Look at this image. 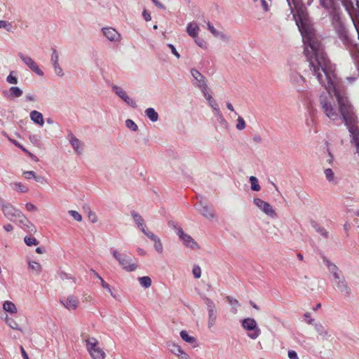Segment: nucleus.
<instances>
[{"label":"nucleus","instance_id":"38","mask_svg":"<svg viewBox=\"0 0 359 359\" xmlns=\"http://www.w3.org/2000/svg\"><path fill=\"white\" fill-rule=\"evenodd\" d=\"M13 28L12 23L6 21L0 20V29H4L7 32H11Z\"/></svg>","mask_w":359,"mask_h":359},{"label":"nucleus","instance_id":"23","mask_svg":"<svg viewBox=\"0 0 359 359\" xmlns=\"http://www.w3.org/2000/svg\"><path fill=\"white\" fill-rule=\"evenodd\" d=\"M133 219L135 224L137 225L138 228L141 230V231L147 236V233H151V231L147 229V226L144 223L142 217L138 215L137 213L133 212L132 214Z\"/></svg>","mask_w":359,"mask_h":359},{"label":"nucleus","instance_id":"25","mask_svg":"<svg viewBox=\"0 0 359 359\" xmlns=\"http://www.w3.org/2000/svg\"><path fill=\"white\" fill-rule=\"evenodd\" d=\"M208 29L211 34L217 38H219L222 40L226 41L228 39V36L221 31L217 30L214 25L210 22H206Z\"/></svg>","mask_w":359,"mask_h":359},{"label":"nucleus","instance_id":"43","mask_svg":"<svg viewBox=\"0 0 359 359\" xmlns=\"http://www.w3.org/2000/svg\"><path fill=\"white\" fill-rule=\"evenodd\" d=\"M204 97V98L205 99V100L207 101V102L211 101L212 100H213V97L210 93V90L208 88L203 90L201 91Z\"/></svg>","mask_w":359,"mask_h":359},{"label":"nucleus","instance_id":"28","mask_svg":"<svg viewBox=\"0 0 359 359\" xmlns=\"http://www.w3.org/2000/svg\"><path fill=\"white\" fill-rule=\"evenodd\" d=\"M145 116L151 121L156 122L158 120V114L153 107H149L144 111Z\"/></svg>","mask_w":359,"mask_h":359},{"label":"nucleus","instance_id":"56","mask_svg":"<svg viewBox=\"0 0 359 359\" xmlns=\"http://www.w3.org/2000/svg\"><path fill=\"white\" fill-rule=\"evenodd\" d=\"M34 180L36 182L41 183L42 184L47 183V180L43 177L40 176V175H36V177H35Z\"/></svg>","mask_w":359,"mask_h":359},{"label":"nucleus","instance_id":"49","mask_svg":"<svg viewBox=\"0 0 359 359\" xmlns=\"http://www.w3.org/2000/svg\"><path fill=\"white\" fill-rule=\"evenodd\" d=\"M8 140L12 142L14 145H15L16 147H19L20 149H22L24 152L27 153V154H29V155H31V153L29 152L22 144H20L18 142H17L16 140H13V139H11V138H8Z\"/></svg>","mask_w":359,"mask_h":359},{"label":"nucleus","instance_id":"60","mask_svg":"<svg viewBox=\"0 0 359 359\" xmlns=\"http://www.w3.org/2000/svg\"><path fill=\"white\" fill-rule=\"evenodd\" d=\"M137 251L138 255H140L141 256H145L147 255V252L142 248H138L137 249Z\"/></svg>","mask_w":359,"mask_h":359},{"label":"nucleus","instance_id":"3","mask_svg":"<svg viewBox=\"0 0 359 359\" xmlns=\"http://www.w3.org/2000/svg\"><path fill=\"white\" fill-rule=\"evenodd\" d=\"M86 350L92 359H105L107 354L100 341L95 337L85 339Z\"/></svg>","mask_w":359,"mask_h":359},{"label":"nucleus","instance_id":"59","mask_svg":"<svg viewBox=\"0 0 359 359\" xmlns=\"http://www.w3.org/2000/svg\"><path fill=\"white\" fill-rule=\"evenodd\" d=\"M4 229H5V231L10 232V231H13V227L11 224H7L4 226Z\"/></svg>","mask_w":359,"mask_h":359},{"label":"nucleus","instance_id":"55","mask_svg":"<svg viewBox=\"0 0 359 359\" xmlns=\"http://www.w3.org/2000/svg\"><path fill=\"white\" fill-rule=\"evenodd\" d=\"M331 275H332V280L339 279L340 278L344 276L340 270L335 271L334 273H332Z\"/></svg>","mask_w":359,"mask_h":359},{"label":"nucleus","instance_id":"11","mask_svg":"<svg viewBox=\"0 0 359 359\" xmlns=\"http://www.w3.org/2000/svg\"><path fill=\"white\" fill-rule=\"evenodd\" d=\"M190 73L193 78L192 83L194 86L198 88L201 91L208 88L207 79L196 69H191Z\"/></svg>","mask_w":359,"mask_h":359},{"label":"nucleus","instance_id":"57","mask_svg":"<svg viewBox=\"0 0 359 359\" xmlns=\"http://www.w3.org/2000/svg\"><path fill=\"white\" fill-rule=\"evenodd\" d=\"M142 16L146 21H150L151 20L150 13L148 11H147L146 10L143 11Z\"/></svg>","mask_w":359,"mask_h":359},{"label":"nucleus","instance_id":"1","mask_svg":"<svg viewBox=\"0 0 359 359\" xmlns=\"http://www.w3.org/2000/svg\"><path fill=\"white\" fill-rule=\"evenodd\" d=\"M326 90L327 95L323 94L320 96V103L326 116L335 121L339 118V107L337 108L334 104L336 98L333 88H326Z\"/></svg>","mask_w":359,"mask_h":359},{"label":"nucleus","instance_id":"5","mask_svg":"<svg viewBox=\"0 0 359 359\" xmlns=\"http://www.w3.org/2000/svg\"><path fill=\"white\" fill-rule=\"evenodd\" d=\"M252 203L257 210L267 217L276 219L278 217L277 211L269 202L260 198H253Z\"/></svg>","mask_w":359,"mask_h":359},{"label":"nucleus","instance_id":"44","mask_svg":"<svg viewBox=\"0 0 359 359\" xmlns=\"http://www.w3.org/2000/svg\"><path fill=\"white\" fill-rule=\"evenodd\" d=\"M6 81L10 84H17L18 81L14 72H11L6 77Z\"/></svg>","mask_w":359,"mask_h":359},{"label":"nucleus","instance_id":"62","mask_svg":"<svg viewBox=\"0 0 359 359\" xmlns=\"http://www.w3.org/2000/svg\"><path fill=\"white\" fill-rule=\"evenodd\" d=\"M226 108H227L229 110H230V111H234V107H233V106L232 105V104H231V103H230V102H226Z\"/></svg>","mask_w":359,"mask_h":359},{"label":"nucleus","instance_id":"16","mask_svg":"<svg viewBox=\"0 0 359 359\" xmlns=\"http://www.w3.org/2000/svg\"><path fill=\"white\" fill-rule=\"evenodd\" d=\"M112 90L114 93L118 96L121 99H122L128 106L136 108L137 103L136 102L131 98L121 87L118 86H114L112 87Z\"/></svg>","mask_w":359,"mask_h":359},{"label":"nucleus","instance_id":"63","mask_svg":"<svg viewBox=\"0 0 359 359\" xmlns=\"http://www.w3.org/2000/svg\"><path fill=\"white\" fill-rule=\"evenodd\" d=\"M327 161L329 164H332L333 162V156L330 153H328V158L327 159Z\"/></svg>","mask_w":359,"mask_h":359},{"label":"nucleus","instance_id":"15","mask_svg":"<svg viewBox=\"0 0 359 359\" xmlns=\"http://www.w3.org/2000/svg\"><path fill=\"white\" fill-rule=\"evenodd\" d=\"M196 209L202 216L210 221L217 219L215 211L205 203L200 202L196 205Z\"/></svg>","mask_w":359,"mask_h":359},{"label":"nucleus","instance_id":"58","mask_svg":"<svg viewBox=\"0 0 359 359\" xmlns=\"http://www.w3.org/2000/svg\"><path fill=\"white\" fill-rule=\"evenodd\" d=\"M262 3V8L264 11H268L269 10V5L266 2V0H260Z\"/></svg>","mask_w":359,"mask_h":359},{"label":"nucleus","instance_id":"20","mask_svg":"<svg viewBox=\"0 0 359 359\" xmlns=\"http://www.w3.org/2000/svg\"><path fill=\"white\" fill-rule=\"evenodd\" d=\"M2 310L5 316H15L18 313L17 305L11 300H6L2 303Z\"/></svg>","mask_w":359,"mask_h":359},{"label":"nucleus","instance_id":"33","mask_svg":"<svg viewBox=\"0 0 359 359\" xmlns=\"http://www.w3.org/2000/svg\"><path fill=\"white\" fill-rule=\"evenodd\" d=\"M250 182V188L254 191H259L261 189V187L259 184L258 180L255 176H250L249 178Z\"/></svg>","mask_w":359,"mask_h":359},{"label":"nucleus","instance_id":"9","mask_svg":"<svg viewBox=\"0 0 359 359\" xmlns=\"http://www.w3.org/2000/svg\"><path fill=\"white\" fill-rule=\"evenodd\" d=\"M18 56L22 62L39 76H43L44 73L38 64L28 55L19 53Z\"/></svg>","mask_w":359,"mask_h":359},{"label":"nucleus","instance_id":"54","mask_svg":"<svg viewBox=\"0 0 359 359\" xmlns=\"http://www.w3.org/2000/svg\"><path fill=\"white\" fill-rule=\"evenodd\" d=\"M168 47L170 48L172 53L177 57V58H180V53L177 52V50H176L175 47L171 44V43H169L168 45Z\"/></svg>","mask_w":359,"mask_h":359},{"label":"nucleus","instance_id":"61","mask_svg":"<svg viewBox=\"0 0 359 359\" xmlns=\"http://www.w3.org/2000/svg\"><path fill=\"white\" fill-rule=\"evenodd\" d=\"M25 98H26V100L29 101V102L35 101V97L33 95H30V94L27 95Z\"/></svg>","mask_w":359,"mask_h":359},{"label":"nucleus","instance_id":"31","mask_svg":"<svg viewBox=\"0 0 359 359\" xmlns=\"http://www.w3.org/2000/svg\"><path fill=\"white\" fill-rule=\"evenodd\" d=\"M140 285L144 288H149L151 286V279L149 276H145L138 278Z\"/></svg>","mask_w":359,"mask_h":359},{"label":"nucleus","instance_id":"35","mask_svg":"<svg viewBox=\"0 0 359 359\" xmlns=\"http://www.w3.org/2000/svg\"><path fill=\"white\" fill-rule=\"evenodd\" d=\"M324 174H325V176L327 180L329 182H331V183H334L335 182L334 173V172L332 171V169H330V168L325 169L324 170Z\"/></svg>","mask_w":359,"mask_h":359},{"label":"nucleus","instance_id":"50","mask_svg":"<svg viewBox=\"0 0 359 359\" xmlns=\"http://www.w3.org/2000/svg\"><path fill=\"white\" fill-rule=\"evenodd\" d=\"M88 217L89 221L91 223L94 224V223H96L98 221V217H97V215L95 212H92V211H90L88 212Z\"/></svg>","mask_w":359,"mask_h":359},{"label":"nucleus","instance_id":"14","mask_svg":"<svg viewBox=\"0 0 359 359\" xmlns=\"http://www.w3.org/2000/svg\"><path fill=\"white\" fill-rule=\"evenodd\" d=\"M26 262L27 264V271L30 274L36 276L41 275L43 266L40 262L30 256L26 257Z\"/></svg>","mask_w":359,"mask_h":359},{"label":"nucleus","instance_id":"52","mask_svg":"<svg viewBox=\"0 0 359 359\" xmlns=\"http://www.w3.org/2000/svg\"><path fill=\"white\" fill-rule=\"evenodd\" d=\"M289 359H299L297 353L294 350H289L287 353Z\"/></svg>","mask_w":359,"mask_h":359},{"label":"nucleus","instance_id":"18","mask_svg":"<svg viewBox=\"0 0 359 359\" xmlns=\"http://www.w3.org/2000/svg\"><path fill=\"white\" fill-rule=\"evenodd\" d=\"M332 285L341 294L348 296L351 294V289L348 285L344 276L339 279L332 280Z\"/></svg>","mask_w":359,"mask_h":359},{"label":"nucleus","instance_id":"24","mask_svg":"<svg viewBox=\"0 0 359 359\" xmlns=\"http://www.w3.org/2000/svg\"><path fill=\"white\" fill-rule=\"evenodd\" d=\"M147 237L154 242V248L158 254H162L163 252V247L159 237L156 236L153 232L147 233Z\"/></svg>","mask_w":359,"mask_h":359},{"label":"nucleus","instance_id":"64","mask_svg":"<svg viewBox=\"0 0 359 359\" xmlns=\"http://www.w3.org/2000/svg\"><path fill=\"white\" fill-rule=\"evenodd\" d=\"M21 351H22L23 358L25 359H29L27 353H26V351H25V349L22 347H21Z\"/></svg>","mask_w":359,"mask_h":359},{"label":"nucleus","instance_id":"4","mask_svg":"<svg viewBox=\"0 0 359 359\" xmlns=\"http://www.w3.org/2000/svg\"><path fill=\"white\" fill-rule=\"evenodd\" d=\"M111 255L126 271L133 272L138 268L137 264L130 257L119 252L116 249L111 250Z\"/></svg>","mask_w":359,"mask_h":359},{"label":"nucleus","instance_id":"34","mask_svg":"<svg viewBox=\"0 0 359 359\" xmlns=\"http://www.w3.org/2000/svg\"><path fill=\"white\" fill-rule=\"evenodd\" d=\"M10 95L12 97H20L23 92L22 90L20 89L19 87L17 86H12L9 89Z\"/></svg>","mask_w":359,"mask_h":359},{"label":"nucleus","instance_id":"48","mask_svg":"<svg viewBox=\"0 0 359 359\" xmlns=\"http://www.w3.org/2000/svg\"><path fill=\"white\" fill-rule=\"evenodd\" d=\"M193 275L194 278H199L201 276V269L199 266H194L193 270H192Z\"/></svg>","mask_w":359,"mask_h":359},{"label":"nucleus","instance_id":"53","mask_svg":"<svg viewBox=\"0 0 359 359\" xmlns=\"http://www.w3.org/2000/svg\"><path fill=\"white\" fill-rule=\"evenodd\" d=\"M316 330L318 332V333L322 336H325L327 334V332L325 330V328L320 325H317L316 326Z\"/></svg>","mask_w":359,"mask_h":359},{"label":"nucleus","instance_id":"12","mask_svg":"<svg viewBox=\"0 0 359 359\" xmlns=\"http://www.w3.org/2000/svg\"><path fill=\"white\" fill-rule=\"evenodd\" d=\"M101 32L107 40L111 43H118L121 41V34L112 27H104L101 29Z\"/></svg>","mask_w":359,"mask_h":359},{"label":"nucleus","instance_id":"36","mask_svg":"<svg viewBox=\"0 0 359 359\" xmlns=\"http://www.w3.org/2000/svg\"><path fill=\"white\" fill-rule=\"evenodd\" d=\"M54 74L59 78H62L65 76V72L61 67L60 64L53 65Z\"/></svg>","mask_w":359,"mask_h":359},{"label":"nucleus","instance_id":"21","mask_svg":"<svg viewBox=\"0 0 359 359\" xmlns=\"http://www.w3.org/2000/svg\"><path fill=\"white\" fill-rule=\"evenodd\" d=\"M186 32L191 38H196L199 34L200 27L195 21L189 22L187 25Z\"/></svg>","mask_w":359,"mask_h":359},{"label":"nucleus","instance_id":"40","mask_svg":"<svg viewBox=\"0 0 359 359\" xmlns=\"http://www.w3.org/2000/svg\"><path fill=\"white\" fill-rule=\"evenodd\" d=\"M50 62L52 64V66L60 63L59 54L55 49L53 50V51H52V53L50 55Z\"/></svg>","mask_w":359,"mask_h":359},{"label":"nucleus","instance_id":"10","mask_svg":"<svg viewBox=\"0 0 359 359\" xmlns=\"http://www.w3.org/2000/svg\"><path fill=\"white\" fill-rule=\"evenodd\" d=\"M166 346L170 353L175 355L178 359H191L189 354L179 344L170 341L167 342Z\"/></svg>","mask_w":359,"mask_h":359},{"label":"nucleus","instance_id":"46","mask_svg":"<svg viewBox=\"0 0 359 359\" xmlns=\"http://www.w3.org/2000/svg\"><path fill=\"white\" fill-rule=\"evenodd\" d=\"M97 277L100 280L101 285L102 287L107 290L113 296V292L110 288L109 285L99 275H97ZM114 297H115L114 295Z\"/></svg>","mask_w":359,"mask_h":359},{"label":"nucleus","instance_id":"17","mask_svg":"<svg viewBox=\"0 0 359 359\" xmlns=\"http://www.w3.org/2000/svg\"><path fill=\"white\" fill-rule=\"evenodd\" d=\"M176 233L186 247L191 249H198L199 248L194 238L191 236L184 233L182 229H177Z\"/></svg>","mask_w":359,"mask_h":359},{"label":"nucleus","instance_id":"29","mask_svg":"<svg viewBox=\"0 0 359 359\" xmlns=\"http://www.w3.org/2000/svg\"><path fill=\"white\" fill-rule=\"evenodd\" d=\"M12 189L20 194L27 193L29 191V188L20 182H15L11 184Z\"/></svg>","mask_w":359,"mask_h":359},{"label":"nucleus","instance_id":"47","mask_svg":"<svg viewBox=\"0 0 359 359\" xmlns=\"http://www.w3.org/2000/svg\"><path fill=\"white\" fill-rule=\"evenodd\" d=\"M194 42L201 48L205 49L207 48V43L206 42L203 40L200 39L198 36L196 38H193Z\"/></svg>","mask_w":359,"mask_h":359},{"label":"nucleus","instance_id":"6","mask_svg":"<svg viewBox=\"0 0 359 359\" xmlns=\"http://www.w3.org/2000/svg\"><path fill=\"white\" fill-rule=\"evenodd\" d=\"M285 71L288 76L291 84L299 92L304 90L305 78L299 74L295 68L291 66L286 67Z\"/></svg>","mask_w":359,"mask_h":359},{"label":"nucleus","instance_id":"13","mask_svg":"<svg viewBox=\"0 0 359 359\" xmlns=\"http://www.w3.org/2000/svg\"><path fill=\"white\" fill-rule=\"evenodd\" d=\"M67 140L69 143L74 149V153L76 155H83L85 150L84 143L78 139L73 133H70L67 135Z\"/></svg>","mask_w":359,"mask_h":359},{"label":"nucleus","instance_id":"26","mask_svg":"<svg viewBox=\"0 0 359 359\" xmlns=\"http://www.w3.org/2000/svg\"><path fill=\"white\" fill-rule=\"evenodd\" d=\"M30 118L36 124L40 126H43L44 120L42 114L38 111L34 110L30 112Z\"/></svg>","mask_w":359,"mask_h":359},{"label":"nucleus","instance_id":"42","mask_svg":"<svg viewBox=\"0 0 359 359\" xmlns=\"http://www.w3.org/2000/svg\"><path fill=\"white\" fill-rule=\"evenodd\" d=\"M24 241L27 246H32L38 245L37 240L34 237L25 236Z\"/></svg>","mask_w":359,"mask_h":359},{"label":"nucleus","instance_id":"2","mask_svg":"<svg viewBox=\"0 0 359 359\" xmlns=\"http://www.w3.org/2000/svg\"><path fill=\"white\" fill-rule=\"evenodd\" d=\"M0 209L4 217L8 220L11 222H19L25 225L29 224L27 218L20 210L2 199L0 200Z\"/></svg>","mask_w":359,"mask_h":359},{"label":"nucleus","instance_id":"45","mask_svg":"<svg viewBox=\"0 0 359 359\" xmlns=\"http://www.w3.org/2000/svg\"><path fill=\"white\" fill-rule=\"evenodd\" d=\"M22 176L26 180H32V179L34 180L36 177V173L32 170L24 171V172H22Z\"/></svg>","mask_w":359,"mask_h":359},{"label":"nucleus","instance_id":"8","mask_svg":"<svg viewBox=\"0 0 359 359\" xmlns=\"http://www.w3.org/2000/svg\"><path fill=\"white\" fill-rule=\"evenodd\" d=\"M60 304L69 311H76L80 306L79 297L72 294L61 297Z\"/></svg>","mask_w":359,"mask_h":359},{"label":"nucleus","instance_id":"19","mask_svg":"<svg viewBox=\"0 0 359 359\" xmlns=\"http://www.w3.org/2000/svg\"><path fill=\"white\" fill-rule=\"evenodd\" d=\"M206 304L208 311V327L211 329L215 325L217 320V311L215 304L210 299H207Z\"/></svg>","mask_w":359,"mask_h":359},{"label":"nucleus","instance_id":"27","mask_svg":"<svg viewBox=\"0 0 359 359\" xmlns=\"http://www.w3.org/2000/svg\"><path fill=\"white\" fill-rule=\"evenodd\" d=\"M208 104L212 108L214 114L216 116H219L222 123L226 122L225 119L223 118V116H222V115L221 114V111H220L219 108V105H218L217 101L215 99H213L211 101L208 102Z\"/></svg>","mask_w":359,"mask_h":359},{"label":"nucleus","instance_id":"30","mask_svg":"<svg viewBox=\"0 0 359 359\" xmlns=\"http://www.w3.org/2000/svg\"><path fill=\"white\" fill-rule=\"evenodd\" d=\"M2 320L7 324L11 328L16 330H21L19 324L13 320L11 316H5L2 317Z\"/></svg>","mask_w":359,"mask_h":359},{"label":"nucleus","instance_id":"7","mask_svg":"<svg viewBox=\"0 0 359 359\" xmlns=\"http://www.w3.org/2000/svg\"><path fill=\"white\" fill-rule=\"evenodd\" d=\"M241 326L246 331L247 336L251 339H257L261 334V330L254 318H244L241 321Z\"/></svg>","mask_w":359,"mask_h":359},{"label":"nucleus","instance_id":"51","mask_svg":"<svg viewBox=\"0 0 359 359\" xmlns=\"http://www.w3.org/2000/svg\"><path fill=\"white\" fill-rule=\"evenodd\" d=\"M26 210L29 212H35L37 210V208L35 205L32 203H27L25 204Z\"/></svg>","mask_w":359,"mask_h":359},{"label":"nucleus","instance_id":"32","mask_svg":"<svg viewBox=\"0 0 359 359\" xmlns=\"http://www.w3.org/2000/svg\"><path fill=\"white\" fill-rule=\"evenodd\" d=\"M323 264L327 266L329 272L331 274L339 270L337 266L335 264L332 263L330 259L327 258H323Z\"/></svg>","mask_w":359,"mask_h":359},{"label":"nucleus","instance_id":"37","mask_svg":"<svg viewBox=\"0 0 359 359\" xmlns=\"http://www.w3.org/2000/svg\"><path fill=\"white\" fill-rule=\"evenodd\" d=\"M245 127H246V123H245V120L243 119V118L242 116H238V118H237V123L236 125V128L238 130H243L245 128Z\"/></svg>","mask_w":359,"mask_h":359},{"label":"nucleus","instance_id":"39","mask_svg":"<svg viewBox=\"0 0 359 359\" xmlns=\"http://www.w3.org/2000/svg\"><path fill=\"white\" fill-rule=\"evenodd\" d=\"M126 126L133 132H136L138 130L137 125L131 119H127L125 122Z\"/></svg>","mask_w":359,"mask_h":359},{"label":"nucleus","instance_id":"41","mask_svg":"<svg viewBox=\"0 0 359 359\" xmlns=\"http://www.w3.org/2000/svg\"><path fill=\"white\" fill-rule=\"evenodd\" d=\"M69 215L76 222H81L82 221V216L76 210H69L68 212Z\"/></svg>","mask_w":359,"mask_h":359},{"label":"nucleus","instance_id":"22","mask_svg":"<svg viewBox=\"0 0 359 359\" xmlns=\"http://www.w3.org/2000/svg\"><path fill=\"white\" fill-rule=\"evenodd\" d=\"M180 336L184 342L192 345L194 348H196L199 346L197 339L195 337L190 335L187 330H182L180 332Z\"/></svg>","mask_w":359,"mask_h":359}]
</instances>
